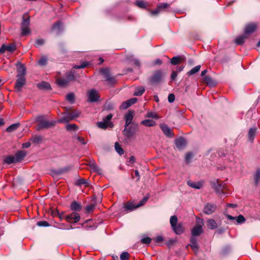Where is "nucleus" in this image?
Instances as JSON below:
<instances>
[{
  "label": "nucleus",
  "instance_id": "nucleus-8",
  "mask_svg": "<svg viewBox=\"0 0 260 260\" xmlns=\"http://www.w3.org/2000/svg\"><path fill=\"white\" fill-rule=\"evenodd\" d=\"M80 218V215L76 212L67 215L65 217L66 220L69 223H77L79 221Z\"/></svg>",
  "mask_w": 260,
  "mask_h": 260
},
{
  "label": "nucleus",
  "instance_id": "nucleus-6",
  "mask_svg": "<svg viewBox=\"0 0 260 260\" xmlns=\"http://www.w3.org/2000/svg\"><path fill=\"white\" fill-rule=\"evenodd\" d=\"M100 72V73L103 75L106 81H108L110 84H113L115 83V79L114 77L111 76L109 68H101Z\"/></svg>",
  "mask_w": 260,
  "mask_h": 260
},
{
  "label": "nucleus",
  "instance_id": "nucleus-55",
  "mask_svg": "<svg viewBox=\"0 0 260 260\" xmlns=\"http://www.w3.org/2000/svg\"><path fill=\"white\" fill-rule=\"evenodd\" d=\"M95 208V205L93 204H90L86 206V210L87 212L89 213L92 212Z\"/></svg>",
  "mask_w": 260,
  "mask_h": 260
},
{
  "label": "nucleus",
  "instance_id": "nucleus-40",
  "mask_svg": "<svg viewBox=\"0 0 260 260\" xmlns=\"http://www.w3.org/2000/svg\"><path fill=\"white\" fill-rule=\"evenodd\" d=\"M19 126L20 124L19 123L12 124L7 128L6 131L9 133H11L17 129Z\"/></svg>",
  "mask_w": 260,
  "mask_h": 260
},
{
  "label": "nucleus",
  "instance_id": "nucleus-30",
  "mask_svg": "<svg viewBox=\"0 0 260 260\" xmlns=\"http://www.w3.org/2000/svg\"><path fill=\"white\" fill-rule=\"evenodd\" d=\"M187 184L190 187L196 189H200L203 186V182H195L188 181H187Z\"/></svg>",
  "mask_w": 260,
  "mask_h": 260
},
{
  "label": "nucleus",
  "instance_id": "nucleus-12",
  "mask_svg": "<svg viewBox=\"0 0 260 260\" xmlns=\"http://www.w3.org/2000/svg\"><path fill=\"white\" fill-rule=\"evenodd\" d=\"M88 98L89 102H95L98 101L100 96L97 91L94 89H92L88 92Z\"/></svg>",
  "mask_w": 260,
  "mask_h": 260
},
{
  "label": "nucleus",
  "instance_id": "nucleus-45",
  "mask_svg": "<svg viewBox=\"0 0 260 260\" xmlns=\"http://www.w3.org/2000/svg\"><path fill=\"white\" fill-rule=\"evenodd\" d=\"M136 5L140 8L145 9L147 6L146 2L143 1H137L136 2Z\"/></svg>",
  "mask_w": 260,
  "mask_h": 260
},
{
  "label": "nucleus",
  "instance_id": "nucleus-13",
  "mask_svg": "<svg viewBox=\"0 0 260 260\" xmlns=\"http://www.w3.org/2000/svg\"><path fill=\"white\" fill-rule=\"evenodd\" d=\"M16 49V47L14 44H10L8 45L3 44L0 48V53H3L6 51L13 52Z\"/></svg>",
  "mask_w": 260,
  "mask_h": 260
},
{
  "label": "nucleus",
  "instance_id": "nucleus-24",
  "mask_svg": "<svg viewBox=\"0 0 260 260\" xmlns=\"http://www.w3.org/2000/svg\"><path fill=\"white\" fill-rule=\"evenodd\" d=\"M184 61V57L180 56H174L170 60V62L173 65H177L180 64Z\"/></svg>",
  "mask_w": 260,
  "mask_h": 260
},
{
  "label": "nucleus",
  "instance_id": "nucleus-63",
  "mask_svg": "<svg viewBox=\"0 0 260 260\" xmlns=\"http://www.w3.org/2000/svg\"><path fill=\"white\" fill-rule=\"evenodd\" d=\"M36 45L37 46H41V45H42L44 44V40L41 39H38L36 41Z\"/></svg>",
  "mask_w": 260,
  "mask_h": 260
},
{
  "label": "nucleus",
  "instance_id": "nucleus-1",
  "mask_svg": "<svg viewBox=\"0 0 260 260\" xmlns=\"http://www.w3.org/2000/svg\"><path fill=\"white\" fill-rule=\"evenodd\" d=\"M170 224L173 231L177 235L182 234L185 230L182 222L178 223V218L176 215L172 216L170 220Z\"/></svg>",
  "mask_w": 260,
  "mask_h": 260
},
{
  "label": "nucleus",
  "instance_id": "nucleus-61",
  "mask_svg": "<svg viewBox=\"0 0 260 260\" xmlns=\"http://www.w3.org/2000/svg\"><path fill=\"white\" fill-rule=\"evenodd\" d=\"M177 76V71H173L172 72L171 75V79L172 80H175Z\"/></svg>",
  "mask_w": 260,
  "mask_h": 260
},
{
  "label": "nucleus",
  "instance_id": "nucleus-60",
  "mask_svg": "<svg viewBox=\"0 0 260 260\" xmlns=\"http://www.w3.org/2000/svg\"><path fill=\"white\" fill-rule=\"evenodd\" d=\"M204 80L207 84H210V83H211V82L212 81L211 78L209 76H205L204 78Z\"/></svg>",
  "mask_w": 260,
  "mask_h": 260
},
{
  "label": "nucleus",
  "instance_id": "nucleus-38",
  "mask_svg": "<svg viewBox=\"0 0 260 260\" xmlns=\"http://www.w3.org/2000/svg\"><path fill=\"white\" fill-rule=\"evenodd\" d=\"M69 82L66 78H58L57 79V83L60 86L64 87L68 84Z\"/></svg>",
  "mask_w": 260,
  "mask_h": 260
},
{
  "label": "nucleus",
  "instance_id": "nucleus-58",
  "mask_svg": "<svg viewBox=\"0 0 260 260\" xmlns=\"http://www.w3.org/2000/svg\"><path fill=\"white\" fill-rule=\"evenodd\" d=\"M88 65V63L86 62H82L80 65L79 66H75L74 68L75 69H83L87 67Z\"/></svg>",
  "mask_w": 260,
  "mask_h": 260
},
{
  "label": "nucleus",
  "instance_id": "nucleus-11",
  "mask_svg": "<svg viewBox=\"0 0 260 260\" xmlns=\"http://www.w3.org/2000/svg\"><path fill=\"white\" fill-rule=\"evenodd\" d=\"M202 224L203 220H201V224H200L199 222L198 221V224H196L191 230V235L192 237H194V236H198L202 233Z\"/></svg>",
  "mask_w": 260,
  "mask_h": 260
},
{
  "label": "nucleus",
  "instance_id": "nucleus-26",
  "mask_svg": "<svg viewBox=\"0 0 260 260\" xmlns=\"http://www.w3.org/2000/svg\"><path fill=\"white\" fill-rule=\"evenodd\" d=\"M70 170V167H65L62 169H60L57 171L53 170L51 171V174L52 176H55L56 175L62 174L64 173L68 172Z\"/></svg>",
  "mask_w": 260,
  "mask_h": 260
},
{
  "label": "nucleus",
  "instance_id": "nucleus-41",
  "mask_svg": "<svg viewBox=\"0 0 260 260\" xmlns=\"http://www.w3.org/2000/svg\"><path fill=\"white\" fill-rule=\"evenodd\" d=\"M66 79L70 82L72 81H74L75 80V75L74 72L71 71L69 73L66 74Z\"/></svg>",
  "mask_w": 260,
  "mask_h": 260
},
{
  "label": "nucleus",
  "instance_id": "nucleus-59",
  "mask_svg": "<svg viewBox=\"0 0 260 260\" xmlns=\"http://www.w3.org/2000/svg\"><path fill=\"white\" fill-rule=\"evenodd\" d=\"M168 99L169 103H173L175 101V95L173 93L169 94Z\"/></svg>",
  "mask_w": 260,
  "mask_h": 260
},
{
  "label": "nucleus",
  "instance_id": "nucleus-62",
  "mask_svg": "<svg viewBox=\"0 0 260 260\" xmlns=\"http://www.w3.org/2000/svg\"><path fill=\"white\" fill-rule=\"evenodd\" d=\"M66 216V215H65L64 212H61L59 213L57 217L59 218L60 221H62L63 219H65Z\"/></svg>",
  "mask_w": 260,
  "mask_h": 260
},
{
  "label": "nucleus",
  "instance_id": "nucleus-14",
  "mask_svg": "<svg viewBox=\"0 0 260 260\" xmlns=\"http://www.w3.org/2000/svg\"><path fill=\"white\" fill-rule=\"evenodd\" d=\"M137 98H134L127 100L126 101L123 102L120 106V109L123 110L126 109L133 104L136 103L137 102Z\"/></svg>",
  "mask_w": 260,
  "mask_h": 260
},
{
  "label": "nucleus",
  "instance_id": "nucleus-2",
  "mask_svg": "<svg viewBox=\"0 0 260 260\" xmlns=\"http://www.w3.org/2000/svg\"><path fill=\"white\" fill-rule=\"evenodd\" d=\"M124 127L123 134L127 139L134 138L136 136V133L138 132V125L137 124L133 123L130 126H126V125H124Z\"/></svg>",
  "mask_w": 260,
  "mask_h": 260
},
{
  "label": "nucleus",
  "instance_id": "nucleus-46",
  "mask_svg": "<svg viewBox=\"0 0 260 260\" xmlns=\"http://www.w3.org/2000/svg\"><path fill=\"white\" fill-rule=\"evenodd\" d=\"M66 99L71 104L74 103L75 95L73 93H70L66 95Z\"/></svg>",
  "mask_w": 260,
  "mask_h": 260
},
{
  "label": "nucleus",
  "instance_id": "nucleus-36",
  "mask_svg": "<svg viewBox=\"0 0 260 260\" xmlns=\"http://www.w3.org/2000/svg\"><path fill=\"white\" fill-rule=\"evenodd\" d=\"M141 124L146 126H153L156 124L155 121L151 119H146L141 122Z\"/></svg>",
  "mask_w": 260,
  "mask_h": 260
},
{
  "label": "nucleus",
  "instance_id": "nucleus-5",
  "mask_svg": "<svg viewBox=\"0 0 260 260\" xmlns=\"http://www.w3.org/2000/svg\"><path fill=\"white\" fill-rule=\"evenodd\" d=\"M43 117L42 116H40L37 118V121L40 122L37 126V129L38 130L51 127L55 124L54 122L44 120H43Z\"/></svg>",
  "mask_w": 260,
  "mask_h": 260
},
{
  "label": "nucleus",
  "instance_id": "nucleus-7",
  "mask_svg": "<svg viewBox=\"0 0 260 260\" xmlns=\"http://www.w3.org/2000/svg\"><path fill=\"white\" fill-rule=\"evenodd\" d=\"M163 77V73L161 70L155 71L152 76L149 78V82L152 84L158 83L160 82Z\"/></svg>",
  "mask_w": 260,
  "mask_h": 260
},
{
  "label": "nucleus",
  "instance_id": "nucleus-54",
  "mask_svg": "<svg viewBox=\"0 0 260 260\" xmlns=\"http://www.w3.org/2000/svg\"><path fill=\"white\" fill-rule=\"evenodd\" d=\"M21 35L26 36L30 32L29 27H21Z\"/></svg>",
  "mask_w": 260,
  "mask_h": 260
},
{
  "label": "nucleus",
  "instance_id": "nucleus-52",
  "mask_svg": "<svg viewBox=\"0 0 260 260\" xmlns=\"http://www.w3.org/2000/svg\"><path fill=\"white\" fill-rule=\"evenodd\" d=\"M141 241L143 244H149L151 242V239L150 237H146L142 238Z\"/></svg>",
  "mask_w": 260,
  "mask_h": 260
},
{
  "label": "nucleus",
  "instance_id": "nucleus-50",
  "mask_svg": "<svg viewBox=\"0 0 260 260\" xmlns=\"http://www.w3.org/2000/svg\"><path fill=\"white\" fill-rule=\"evenodd\" d=\"M129 255L128 252H123L121 254L120 259V260H128L129 259Z\"/></svg>",
  "mask_w": 260,
  "mask_h": 260
},
{
  "label": "nucleus",
  "instance_id": "nucleus-25",
  "mask_svg": "<svg viewBox=\"0 0 260 260\" xmlns=\"http://www.w3.org/2000/svg\"><path fill=\"white\" fill-rule=\"evenodd\" d=\"M190 244L189 245L193 251L197 252L199 249V246L197 243L196 238L194 237H191L190 239Z\"/></svg>",
  "mask_w": 260,
  "mask_h": 260
},
{
  "label": "nucleus",
  "instance_id": "nucleus-64",
  "mask_svg": "<svg viewBox=\"0 0 260 260\" xmlns=\"http://www.w3.org/2000/svg\"><path fill=\"white\" fill-rule=\"evenodd\" d=\"M155 241L156 243H159L164 240V238L162 236H157L155 238Z\"/></svg>",
  "mask_w": 260,
  "mask_h": 260
},
{
  "label": "nucleus",
  "instance_id": "nucleus-33",
  "mask_svg": "<svg viewBox=\"0 0 260 260\" xmlns=\"http://www.w3.org/2000/svg\"><path fill=\"white\" fill-rule=\"evenodd\" d=\"M62 24L60 21L55 22L52 26V30H57L59 32H60L62 28Z\"/></svg>",
  "mask_w": 260,
  "mask_h": 260
},
{
  "label": "nucleus",
  "instance_id": "nucleus-27",
  "mask_svg": "<svg viewBox=\"0 0 260 260\" xmlns=\"http://www.w3.org/2000/svg\"><path fill=\"white\" fill-rule=\"evenodd\" d=\"M213 187L217 193H220L221 192H222L224 185L222 184V182L221 181L217 180L216 183L214 184Z\"/></svg>",
  "mask_w": 260,
  "mask_h": 260
},
{
  "label": "nucleus",
  "instance_id": "nucleus-3",
  "mask_svg": "<svg viewBox=\"0 0 260 260\" xmlns=\"http://www.w3.org/2000/svg\"><path fill=\"white\" fill-rule=\"evenodd\" d=\"M113 117L112 114H108L103 119L102 121L97 122V125L99 128L106 129L108 127L112 128L114 126L113 123L110 121Z\"/></svg>",
  "mask_w": 260,
  "mask_h": 260
},
{
  "label": "nucleus",
  "instance_id": "nucleus-31",
  "mask_svg": "<svg viewBox=\"0 0 260 260\" xmlns=\"http://www.w3.org/2000/svg\"><path fill=\"white\" fill-rule=\"evenodd\" d=\"M71 209L74 211H80L81 210V206L76 201H73L70 205Z\"/></svg>",
  "mask_w": 260,
  "mask_h": 260
},
{
  "label": "nucleus",
  "instance_id": "nucleus-29",
  "mask_svg": "<svg viewBox=\"0 0 260 260\" xmlns=\"http://www.w3.org/2000/svg\"><path fill=\"white\" fill-rule=\"evenodd\" d=\"M256 132V128H250L248 133V139L251 142H253Z\"/></svg>",
  "mask_w": 260,
  "mask_h": 260
},
{
  "label": "nucleus",
  "instance_id": "nucleus-48",
  "mask_svg": "<svg viewBox=\"0 0 260 260\" xmlns=\"http://www.w3.org/2000/svg\"><path fill=\"white\" fill-rule=\"evenodd\" d=\"M255 183L257 185L260 182V170H257L254 176Z\"/></svg>",
  "mask_w": 260,
  "mask_h": 260
},
{
  "label": "nucleus",
  "instance_id": "nucleus-18",
  "mask_svg": "<svg viewBox=\"0 0 260 260\" xmlns=\"http://www.w3.org/2000/svg\"><path fill=\"white\" fill-rule=\"evenodd\" d=\"M160 127L164 134L169 138H172L174 136V134L171 131L170 128L166 124H160Z\"/></svg>",
  "mask_w": 260,
  "mask_h": 260
},
{
  "label": "nucleus",
  "instance_id": "nucleus-4",
  "mask_svg": "<svg viewBox=\"0 0 260 260\" xmlns=\"http://www.w3.org/2000/svg\"><path fill=\"white\" fill-rule=\"evenodd\" d=\"M81 112L78 110H73L71 112H68L66 116L62 117L60 120V122H68L75 118L78 117Z\"/></svg>",
  "mask_w": 260,
  "mask_h": 260
},
{
  "label": "nucleus",
  "instance_id": "nucleus-56",
  "mask_svg": "<svg viewBox=\"0 0 260 260\" xmlns=\"http://www.w3.org/2000/svg\"><path fill=\"white\" fill-rule=\"evenodd\" d=\"M192 157V154L191 152H187L185 155V161L187 163H189L190 162V160Z\"/></svg>",
  "mask_w": 260,
  "mask_h": 260
},
{
  "label": "nucleus",
  "instance_id": "nucleus-21",
  "mask_svg": "<svg viewBox=\"0 0 260 260\" xmlns=\"http://www.w3.org/2000/svg\"><path fill=\"white\" fill-rule=\"evenodd\" d=\"M226 217L230 220H236L238 224H241L245 222L246 219L242 215H239L237 217H233L232 215L226 214Z\"/></svg>",
  "mask_w": 260,
  "mask_h": 260
},
{
  "label": "nucleus",
  "instance_id": "nucleus-22",
  "mask_svg": "<svg viewBox=\"0 0 260 260\" xmlns=\"http://www.w3.org/2000/svg\"><path fill=\"white\" fill-rule=\"evenodd\" d=\"M26 154V152L23 150L16 152L15 155H14L16 162H20L25 157Z\"/></svg>",
  "mask_w": 260,
  "mask_h": 260
},
{
  "label": "nucleus",
  "instance_id": "nucleus-39",
  "mask_svg": "<svg viewBox=\"0 0 260 260\" xmlns=\"http://www.w3.org/2000/svg\"><path fill=\"white\" fill-rule=\"evenodd\" d=\"M114 147L116 151L119 155H122L124 154V150L121 147V145L119 144L118 142H115Z\"/></svg>",
  "mask_w": 260,
  "mask_h": 260
},
{
  "label": "nucleus",
  "instance_id": "nucleus-37",
  "mask_svg": "<svg viewBox=\"0 0 260 260\" xmlns=\"http://www.w3.org/2000/svg\"><path fill=\"white\" fill-rule=\"evenodd\" d=\"M4 161L7 164H11L12 163L16 162L14 156L13 155L6 156L4 159Z\"/></svg>",
  "mask_w": 260,
  "mask_h": 260
},
{
  "label": "nucleus",
  "instance_id": "nucleus-20",
  "mask_svg": "<svg viewBox=\"0 0 260 260\" xmlns=\"http://www.w3.org/2000/svg\"><path fill=\"white\" fill-rule=\"evenodd\" d=\"M17 77H25L26 74V68L23 64L19 63L17 65Z\"/></svg>",
  "mask_w": 260,
  "mask_h": 260
},
{
  "label": "nucleus",
  "instance_id": "nucleus-49",
  "mask_svg": "<svg viewBox=\"0 0 260 260\" xmlns=\"http://www.w3.org/2000/svg\"><path fill=\"white\" fill-rule=\"evenodd\" d=\"M66 128L68 131H76L78 129V126L75 124H69L66 125Z\"/></svg>",
  "mask_w": 260,
  "mask_h": 260
},
{
  "label": "nucleus",
  "instance_id": "nucleus-19",
  "mask_svg": "<svg viewBox=\"0 0 260 260\" xmlns=\"http://www.w3.org/2000/svg\"><path fill=\"white\" fill-rule=\"evenodd\" d=\"M256 29V25L254 23L247 24L245 28L244 35H249L253 33Z\"/></svg>",
  "mask_w": 260,
  "mask_h": 260
},
{
  "label": "nucleus",
  "instance_id": "nucleus-47",
  "mask_svg": "<svg viewBox=\"0 0 260 260\" xmlns=\"http://www.w3.org/2000/svg\"><path fill=\"white\" fill-rule=\"evenodd\" d=\"M34 143H40L42 141V138L39 136H35L30 139Z\"/></svg>",
  "mask_w": 260,
  "mask_h": 260
},
{
  "label": "nucleus",
  "instance_id": "nucleus-17",
  "mask_svg": "<svg viewBox=\"0 0 260 260\" xmlns=\"http://www.w3.org/2000/svg\"><path fill=\"white\" fill-rule=\"evenodd\" d=\"M134 116V112L133 111H128L124 116V119L125 120V125L128 126L132 123Z\"/></svg>",
  "mask_w": 260,
  "mask_h": 260
},
{
  "label": "nucleus",
  "instance_id": "nucleus-10",
  "mask_svg": "<svg viewBox=\"0 0 260 260\" xmlns=\"http://www.w3.org/2000/svg\"><path fill=\"white\" fill-rule=\"evenodd\" d=\"M17 79L15 85V89L16 91L20 92L21 91L22 87L26 83V79L25 77H17Z\"/></svg>",
  "mask_w": 260,
  "mask_h": 260
},
{
  "label": "nucleus",
  "instance_id": "nucleus-16",
  "mask_svg": "<svg viewBox=\"0 0 260 260\" xmlns=\"http://www.w3.org/2000/svg\"><path fill=\"white\" fill-rule=\"evenodd\" d=\"M216 208V205L208 203L204 207L203 212L204 213L209 215L214 212L215 211Z\"/></svg>",
  "mask_w": 260,
  "mask_h": 260
},
{
  "label": "nucleus",
  "instance_id": "nucleus-57",
  "mask_svg": "<svg viewBox=\"0 0 260 260\" xmlns=\"http://www.w3.org/2000/svg\"><path fill=\"white\" fill-rule=\"evenodd\" d=\"M37 225L40 226H48L49 224L46 221H40L37 222Z\"/></svg>",
  "mask_w": 260,
  "mask_h": 260
},
{
  "label": "nucleus",
  "instance_id": "nucleus-43",
  "mask_svg": "<svg viewBox=\"0 0 260 260\" xmlns=\"http://www.w3.org/2000/svg\"><path fill=\"white\" fill-rule=\"evenodd\" d=\"M48 58L46 56H42L38 61V63L41 66H44L47 64Z\"/></svg>",
  "mask_w": 260,
  "mask_h": 260
},
{
  "label": "nucleus",
  "instance_id": "nucleus-9",
  "mask_svg": "<svg viewBox=\"0 0 260 260\" xmlns=\"http://www.w3.org/2000/svg\"><path fill=\"white\" fill-rule=\"evenodd\" d=\"M170 5L168 3H162L157 6L155 10L148 9L150 14L152 16L157 15L162 10L168 8Z\"/></svg>",
  "mask_w": 260,
  "mask_h": 260
},
{
  "label": "nucleus",
  "instance_id": "nucleus-28",
  "mask_svg": "<svg viewBox=\"0 0 260 260\" xmlns=\"http://www.w3.org/2000/svg\"><path fill=\"white\" fill-rule=\"evenodd\" d=\"M38 88L41 90H50L51 89L50 85L45 81H42L40 83H39L37 85Z\"/></svg>",
  "mask_w": 260,
  "mask_h": 260
},
{
  "label": "nucleus",
  "instance_id": "nucleus-32",
  "mask_svg": "<svg viewBox=\"0 0 260 260\" xmlns=\"http://www.w3.org/2000/svg\"><path fill=\"white\" fill-rule=\"evenodd\" d=\"M247 38V37L246 36V35H244L239 36L234 40V42L237 45H241L244 43L245 39Z\"/></svg>",
  "mask_w": 260,
  "mask_h": 260
},
{
  "label": "nucleus",
  "instance_id": "nucleus-44",
  "mask_svg": "<svg viewBox=\"0 0 260 260\" xmlns=\"http://www.w3.org/2000/svg\"><path fill=\"white\" fill-rule=\"evenodd\" d=\"M76 184L78 186H80L81 185L84 184L86 186H89V183L87 180L84 179H79L76 183Z\"/></svg>",
  "mask_w": 260,
  "mask_h": 260
},
{
  "label": "nucleus",
  "instance_id": "nucleus-34",
  "mask_svg": "<svg viewBox=\"0 0 260 260\" xmlns=\"http://www.w3.org/2000/svg\"><path fill=\"white\" fill-rule=\"evenodd\" d=\"M207 226L211 230H214L217 227V224L215 220L210 219L207 221Z\"/></svg>",
  "mask_w": 260,
  "mask_h": 260
},
{
  "label": "nucleus",
  "instance_id": "nucleus-53",
  "mask_svg": "<svg viewBox=\"0 0 260 260\" xmlns=\"http://www.w3.org/2000/svg\"><path fill=\"white\" fill-rule=\"evenodd\" d=\"M149 199V197H145L143 198V199L142 200H141L139 203L137 204L138 205V206L139 207L144 205L146 203V202L147 201V200H148Z\"/></svg>",
  "mask_w": 260,
  "mask_h": 260
},
{
  "label": "nucleus",
  "instance_id": "nucleus-42",
  "mask_svg": "<svg viewBox=\"0 0 260 260\" xmlns=\"http://www.w3.org/2000/svg\"><path fill=\"white\" fill-rule=\"evenodd\" d=\"M200 68H201V66H200V65L197 66L195 67H194L193 68H192L188 72H187V74L188 76L192 75L194 74L195 73H197L198 72H199L200 70Z\"/></svg>",
  "mask_w": 260,
  "mask_h": 260
},
{
  "label": "nucleus",
  "instance_id": "nucleus-35",
  "mask_svg": "<svg viewBox=\"0 0 260 260\" xmlns=\"http://www.w3.org/2000/svg\"><path fill=\"white\" fill-rule=\"evenodd\" d=\"M145 91V88L143 86H140L136 88L134 93L135 96H141Z\"/></svg>",
  "mask_w": 260,
  "mask_h": 260
},
{
  "label": "nucleus",
  "instance_id": "nucleus-15",
  "mask_svg": "<svg viewBox=\"0 0 260 260\" xmlns=\"http://www.w3.org/2000/svg\"><path fill=\"white\" fill-rule=\"evenodd\" d=\"M175 143L176 147L179 150L184 148L187 144L185 139L182 137L176 139Z\"/></svg>",
  "mask_w": 260,
  "mask_h": 260
},
{
  "label": "nucleus",
  "instance_id": "nucleus-51",
  "mask_svg": "<svg viewBox=\"0 0 260 260\" xmlns=\"http://www.w3.org/2000/svg\"><path fill=\"white\" fill-rule=\"evenodd\" d=\"M29 18H27L24 19L22 23L21 27H29Z\"/></svg>",
  "mask_w": 260,
  "mask_h": 260
},
{
  "label": "nucleus",
  "instance_id": "nucleus-23",
  "mask_svg": "<svg viewBox=\"0 0 260 260\" xmlns=\"http://www.w3.org/2000/svg\"><path fill=\"white\" fill-rule=\"evenodd\" d=\"M124 208L125 210L128 211H132L136 208H139L137 204H135L133 202H131L130 201L126 202L124 206Z\"/></svg>",
  "mask_w": 260,
  "mask_h": 260
}]
</instances>
